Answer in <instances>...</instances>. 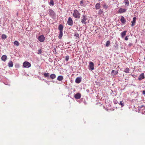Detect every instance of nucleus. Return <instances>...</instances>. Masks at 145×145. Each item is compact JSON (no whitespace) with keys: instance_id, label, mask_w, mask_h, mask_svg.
Listing matches in <instances>:
<instances>
[{"instance_id":"nucleus-16","label":"nucleus","mask_w":145,"mask_h":145,"mask_svg":"<svg viewBox=\"0 0 145 145\" xmlns=\"http://www.w3.org/2000/svg\"><path fill=\"white\" fill-rule=\"evenodd\" d=\"M7 56L5 55H3L1 58V59L2 60L5 61L7 59Z\"/></svg>"},{"instance_id":"nucleus-28","label":"nucleus","mask_w":145,"mask_h":145,"mask_svg":"<svg viewBox=\"0 0 145 145\" xmlns=\"http://www.w3.org/2000/svg\"><path fill=\"white\" fill-rule=\"evenodd\" d=\"M7 38V36L5 34H3L2 35V38L3 39H5Z\"/></svg>"},{"instance_id":"nucleus-31","label":"nucleus","mask_w":145,"mask_h":145,"mask_svg":"<svg viewBox=\"0 0 145 145\" xmlns=\"http://www.w3.org/2000/svg\"><path fill=\"white\" fill-rule=\"evenodd\" d=\"M119 104L121 106L123 107L124 106V103H122L121 101L120 102V103H119Z\"/></svg>"},{"instance_id":"nucleus-20","label":"nucleus","mask_w":145,"mask_h":145,"mask_svg":"<svg viewBox=\"0 0 145 145\" xmlns=\"http://www.w3.org/2000/svg\"><path fill=\"white\" fill-rule=\"evenodd\" d=\"M8 64V66L10 67H12L13 66V62L11 61L9 62Z\"/></svg>"},{"instance_id":"nucleus-11","label":"nucleus","mask_w":145,"mask_h":145,"mask_svg":"<svg viewBox=\"0 0 145 145\" xmlns=\"http://www.w3.org/2000/svg\"><path fill=\"white\" fill-rule=\"evenodd\" d=\"M81 96V94L79 93H78L75 95L74 97L75 99H79L80 98Z\"/></svg>"},{"instance_id":"nucleus-34","label":"nucleus","mask_w":145,"mask_h":145,"mask_svg":"<svg viewBox=\"0 0 145 145\" xmlns=\"http://www.w3.org/2000/svg\"><path fill=\"white\" fill-rule=\"evenodd\" d=\"M83 3H84V1L83 0L81 1L80 2V5L82 6H83Z\"/></svg>"},{"instance_id":"nucleus-19","label":"nucleus","mask_w":145,"mask_h":145,"mask_svg":"<svg viewBox=\"0 0 145 145\" xmlns=\"http://www.w3.org/2000/svg\"><path fill=\"white\" fill-rule=\"evenodd\" d=\"M95 8L96 9H99L100 8L101 6L99 3H97L95 5Z\"/></svg>"},{"instance_id":"nucleus-40","label":"nucleus","mask_w":145,"mask_h":145,"mask_svg":"<svg viewBox=\"0 0 145 145\" xmlns=\"http://www.w3.org/2000/svg\"><path fill=\"white\" fill-rule=\"evenodd\" d=\"M118 73V71H115L114 74L116 75Z\"/></svg>"},{"instance_id":"nucleus-2","label":"nucleus","mask_w":145,"mask_h":145,"mask_svg":"<svg viewBox=\"0 0 145 145\" xmlns=\"http://www.w3.org/2000/svg\"><path fill=\"white\" fill-rule=\"evenodd\" d=\"M23 66L24 67L29 68L31 66V64L27 61H25L23 63Z\"/></svg>"},{"instance_id":"nucleus-37","label":"nucleus","mask_w":145,"mask_h":145,"mask_svg":"<svg viewBox=\"0 0 145 145\" xmlns=\"http://www.w3.org/2000/svg\"><path fill=\"white\" fill-rule=\"evenodd\" d=\"M128 36H126L125 38V40H128Z\"/></svg>"},{"instance_id":"nucleus-35","label":"nucleus","mask_w":145,"mask_h":145,"mask_svg":"<svg viewBox=\"0 0 145 145\" xmlns=\"http://www.w3.org/2000/svg\"><path fill=\"white\" fill-rule=\"evenodd\" d=\"M108 7V6L107 5H106V4H104L103 5V7L105 8V9H106Z\"/></svg>"},{"instance_id":"nucleus-25","label":"nucleus","mask_w":145,"mask_h":145,"mask_svg":"<svg viewBox=\"0 0 145 145\" xmlns=\"http://www.w3.org/2000/svg\"><path fill=\"white\" fill-rule=\"evenodd\" d=\"M98 14H102L103 13V9H100L98 12Z\"/></svg>"},{"instance_id":"nucleus-7","label":"nucleus","mask_w":145,"mask_h":145,"mask_svg":"<svg viewBox=\"0 0 145 145\" xmlns=\"http://www.w3.org/2000/svg\"><path fill=\"white\" fill-rule=\"evenodd\" d=\"M89 67L90 69L91 70H93L94 69V64L92 62H89Z\"/></svg>"},{"instance_id":"nucleus-23","label":"nucleus","mask_w":145,"mask_h":145,"mask_svg":"<svg viewBox=\"0 0 145 145\" xmlns=\"http://www.w3.org/2000/svg\"><path fill=\"white\" fill-rule=\"evenodd\" d=\"M14 44L15 45H16L17 46H18L19 45V42L17 41H15L14 42Z\"/></svg>"},{"instance_id":"nucleus-14","label":"nucleus","mask_w":145,"mask_h":145,"mask_svg":"<svg viewBox=\"0 0 145 145\" xmlns=\"http://www.w3.org/2000/svg\"><path fill=\"white\" fill-rule=\"evenodd\" d=\"M63 26L62 25L60 24L59 25L58 29L59 30V31H63Z\"/></svg>"},{"instance_id":"nucleus-1","label":"nucleus","mask_w":145,"mask_h":145,"mask_svg":"<svg viewBox=\"0 0 145 145\" xmlns=\"http://www.w3.org/2000/svg\"><path fill=\"white\" fill-rule=\"evenodd\" d=\"M80 13L77 10L75 9L74 10L73 16L74 18L79 19L80 18Z\"/></svg>"},{"instance_id":"nucleus-5","label":"nucleus","mask_w":145,"mask_h":145,"mask_svg":"<svg viewBox=\"0 0 145 145\" xmlns=\"http://www.w3.org/2000/svg\"><path fill=\"white\" fill-rule=\"evenodd\" d=\"M48 14L51 16H52L55 15V13L54 11L52 9H50L48 10Z\"/></svg>"},{"instance_id":"nucleus-18","label":"nucleus","mask_w":145,"mask_h":145,"mask_svg":"<svg viewBox=\"0 0 145 145\" xmlns=\"http://www.w3.org/2000/svg\"><path fill=\"white\" fill-rule=\"evenodd\" d=\"M124 2L125 6H128L129 5V2L128 0H124Z\"/></svg>"},{"instance_id":"nucleus-6","label":"nucleus","mask_w":145,"mask_h":145,"mask_svg":"<svg viewBox=\"0 0 145 145\" xmlns=\"http://www.w3.org/2000/svg\"><path fill=\"white\" fill-rule=\"evenodd\" d=\"M45 39V38L43 35H41L39 36L38 38L39 40L41 42H43Z\"/></svg>"},{"instance_id":"nucleus-8","label":"nucleus","mask_w":145,"mask_h":145,"mask_svg":"<svg viewBox=\"0 0 145 145\" xmlns=\"http://www.w3.org/2000/svg\"><path fill=\"white\" fill-rule=\"evenodd\" d=\"M136 20L137 18L136 17H135L133 18V21L131 22V23H132L131 26H133L135 25L136 22Z\"/></svg>"},{"instance_id":"nucleus-22","label":"nucleus","mask_w":145,"mask_h":145,"mask_svg":"<svg viewBox=\"0 0 145 145\" xmlns=\"http://www.w3.org/2000/svg\"><path fill=\"white\" fill-rule=\"evenodd\" d=\"M63 36V31H59V34L58 36V38L61 39Z\"/></svg>"},{"instance_id":"nucleus-38","label":"nucleus","mask_w":145,"mask_h":145,"mask_svg":"<svg viewBox=\"0 0 145 145\" xmlns=\"http://www.w3.org/2000/svg\"><path fill=\"white\" fill-rule=\"evenodd\" d=\"M142 94H143L145 95V91L144 90L142 91Z\"/></svg>"},{"instance_id":"nucleus-12","label":"nucleus","mask_w":145,"mask_h":145,"mask_svg":"<svg viewBox=\"0 0 145 145\" xmlns=\"http://www.w3.org/2000/svg\"><path fill=\"white\" fill-rule=\"evenodd\" d=\"M120 20L121 22L123 24L125 23L126 22V20L125 19L124 17L123 16H121Z\"/></svg>"},{"instance_id":"nucleus-10","label":"nucleus","mask_w":145,"mask_h":145,"mask_svg":"<svg viewBox=\"0 0 145 145\" xmlns=\"http://www.w3.org/2000/svg\"><path fill=\"white\" fill-rule=\"evenodd\" d=\"M145 78L143 73H141L139 76L138 79L139 80H141L142 79H144Z\"/></svg>"},{"instance_id":"nucleus-26","label":"nucleus","mask_w":145,"mask_h":145,"mask_svg":"<svg viewBox=\"0 0 145 145\" xmlns=\"http://www.w3.org/2000/svg\"><path fill=\"white\" fill-rule=\"evenodd\" d=\"M49 4L50 5H52V6H53L54 5V3L53 0H51L50 1Z\"/></svg>"},{"instance_id":"nucleus-15","label":"nucleus","mask_w":145,"mask_h":145,"mask_svg":"<svg viewBox=\"0 0 145 145\" xmlns=\"http://www.w3.org/2000/svg\"><path fill=\"white\" fill-rule=\"evenodd\" d=\"M127 32V31H124L121 33V34L122 37L123 38L124 37V36L126 35Z\"/></svg>"},{"instance_id":"nucleus-3","label":"nucleus","mask_w":145,"mask_h":145,"mask_svg":"<svg viewBox=\"0 0 145 145\" xmlns=\"http://www.w3.org/2000/svg\"><path fill=\"white\" fill-rule=\"evenodd\" d=\"M87 19V16L85 15H83L81 18V22L82 24H86V21Z\"/></svg>"},{"instance_id":"nucleus-30","label":"nucleus","mask_w":145,"mask_h":145,"mask_svg":"<svg viewBox=\"0 0 145 145\" xmlns=\"http://www.w3.org/2000/svg\"><path fill=\"white\" fill-rule=\"evenodd\" d=\"M74 36L77 37H79V34L77 32H76L74 33Z\"/></svg>"},{"instance_id":"nucleus-4","label":"nucleus","mask_w":145,"mask_h":145,"mask_svg":"<svg viewBox=\"0 0 145 145\" xmlns=\"http://www.w3.org/2000/svg\"><path fill=\"white\" fill-rule=\"evenodd\" d=\"M67 24L69 25L72 26L73 24V21L71 17H69L67 22Z\"/></svg>"},{"instance_id":"nucleus-17","label":"nucleus","mask_w":145,"mask_h":145,"mask_svg":"<svg viewBox=\"0 0 145 145\" xmlns=\"http://www.w3.org/2000/svg\"><path fill=\"white\" fill-rule=\"evenodd\" d=\"M63 79V77L62 76H59L57 77V80L59 81H61Z\"/></svg>"},{"instance_id":"nucleus-27","label":"nucleus","mask_w":145,"mask_h":145,"mask_svg":"<svg viewBox=\"0 0 145 145\" xmlns=\"http://www.w3.org/2000/svg\"><path fill=\"white\" fill-rule=\"evenodd\" d=\"M110 41H108L106 42V46L107 47H108L110 45Z\"/></svg>"},{"instance_id":"nucleus-36","label":"nucleus","mask_w":145,"mask_h":145,"mask_svg":"<svg viewBox=\"0 0 145 145\" xmlns=\"http://www.w3.org/2000/svg\"><path fill=\"white\" fill-rule=\"evenodd\" d=\"M114 102L115 104H117L118 103V101L116 99H114Z\"/></svg>"},{"instance_id":"nucleus-29","label":"nucleus","mask_w":145,"mask_h":145,"mask_svg":"<svg viewBox=\"0 0 145 145\" xmlns=\"http://www.w3.org/2000/svg\"><path fill=\"white\" fill-rule=\"evenodd\" d=\"M49 75V73H45L44 74V76L45 77H48Z\"/></svg>"},{"instance_id":"nucleus-39","label":"nucleus","mask_w":145,"mask_h":145,"mask_svg":"<svg viewBox=\"0 0 145 145\" xmlns=\"http://www.w3.org/2000/svg\"><path fill=\"white\" fill-rule=\"evenodd\" d=\"M115 71L114 70H112V73H115Z\"/></svg>"},{"instance_id":"nucleus-9","label":"nucleus","mask_w":145,"mask_h":145,"mask_svg":"<svg viewBox=\"0 0 145 145\" xmlns=\"http://www.w3.org/2000/svg\"><path fill=\"white\" fill-rule=\"evenodd\" d=\"M127 9L125 8H120L118 13H121L124 12H126Z\"/></svg>"},{"instance_id":"nucleus-24","label":"nucleus","mask_w":145,"mask_h":145,"mask_svg":"<svg viewBox=\"0 0 145 145\" xmlns=\"http://www.w3.org/2000/svg\"><path fill=\"white\" fill-rule=\"evenodd\" d=\"M129 68H126L124 70V72L126 73H129Z\"/></svg>"},{"instance_id":"nucleus-21","label":"nucleus","mask_w":145,"mask_h":145,"mask_svg":"<svg viewBox=\"0 0 145 145\" xmlns=\"http://www.w3.org/2000/svg\"><path fill=\"white\" fill-rule=\"evenodd\" d=\"M50 77L52 79H54L56 78V75L54 74H52L50 75Z\"/></svg>"},{"instance_id":"nucleus-33","label":"nucleus","mask_w":145,"mask_h":145,"mask_svg":"<svg viewBox=\"0 0 145 145\" xmlns=\"http://www.w3.org/2000/svg\"><path fill=\"white\" fill-rule=\"evenodd\" d=\"M69 59V57L68 56H66L65 58V60L67 61Z\"/></svg>"},{"instance_id":"nucleus-13","label":"nucleus","mask_w":145,"mask_h":145,"mask_svg":"<svg viewBox=\"0 0 145 145\" xmlns=\"http://www.w3.org/2000/svg\"><path fill=\"white\" fill-rule=\"evenodd\" d=\"M81 81V78L80 77H78L76 78L75 80V82L76 83H79Z\"/></svg>"},{"instance_id":"nucleus-41","label":"nucleus","mask_w":145,"mask_h":145,"mask_svg":"<svg viewBox=\"0 0 145 145\" xmlns=\"http://www.w3.org/2000/svg\"><path fill=\"white\" fill-rule=\"evenodd\" d=\"M143 106H141V107H142Z\"/></svg>"},{"instance_id":"nucleus-32","label":"nucleus","mask_w":145,"mask_h":145,"mask_svg":"<svg viewBox=\"0 0 145 145\" xmlns=\"http://www.w3.org/2000/svg\"><path fill=\"white\" fill-rule=\"evenodd\" d=\"M38 54H41V53H42V50H41V49H39L38 50Z\"/></svg>"}]
</instances>
